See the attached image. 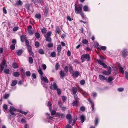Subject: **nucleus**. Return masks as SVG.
Instances as JSON below:
<instances>
[{"label":"nucleus","instance_id":"1","mask_svg":"<svg viewBox=\"0 0 128 128\" xmlns=\"http://www.w3.org/2000/svg\"><path fill=\"white\" fill-rule=\"evenodd\" d=\"M78 6V7H77L76 6V3L75 4V12L77 14L80 13V15L82 17L84 18V13L82 12V4H79Z\"/></svg>","mask_w":128,"mask_h":128},{"label":"nucleus","instance_id":"2","mask_svg":"<svg viewBox=\"0 0 128 128\" xmlns=\"http://www.w3.org/2000/svg\"><path fill=\"white\" fill-rule=\"evenodd\" d=\"M40 78L42 80V84L44 87L47 88H48V85L47 84L48 82V80L46 77H43L42 76H40Z\"/></svg>","mask_w":128,"mask_h":128},{"label":"nucleus","instance_id":"3","mask_svg":"<svg viewBox=\"0 0 128 128\" xmlns=\"http://www.w3.org/2000/svg\"><path fill=\"white\" fill-rule=\"evenodd\" d=\"M90 57L89 54H84L81 56V60L82 62H84L86 60L89 62L90 60Z\"/></svg>","mask_w":128,"mask_h":128},{"label":"nucleus","instance_id":"4","mask_svg":"<svg viewBox=\"0 0 128 128\" xmlns=\"http://www.w3.org/2000/svg\"><path fill=\"white\" fill-rule=\"evenodd\" d=\"M98 63L100 65L102 66L104 68H107V70H108V72L109 73L111 74V68L110 66L107 67L106 64L104 63L102 61L100 60L97 59L96 60Z\"/></svg>","mask_w":128,"mask_h":128},{"label":"nucleus","instance_id":"5","mask_svg":"<svg viewBox=\"0 0 128 128\" xmlns=\"http://www.w3.org/2000/svg\"><path fill=\"white\" fill-rule=\"evenodd\" d=\"M7 64H6V61L4 58L1 63L0 64V72L1 73L2 72L4 68L7 67Z\"/></svg>","mask_w":128,"mask_h":128},{"label":"nucleus","instance_id":"6","mask_svg":"<svg viewBox=\"0 0 128 128\" xmlns=\"http://www.w3.org/2000/svg\"><path fill=\"white\" fill-rule=\"evenodd\" d=\"M27 49L29 54H30L32 57L34 58V56L33 52L32 51V48L30 46H27Z\"/></svg>","mask_w":128,"mask_h":128},{"label":"nucleus","instance_id":"7","mask_svg":"<svg viewBox=\"0 0 128 128\" xmlns=\"http://www.w3.org/2000/svg\"><path fill=\"white\" fill-rule=\"evenodd\" d=\"M58 86L55 82H54L53 84H51L50 86V88L52 90H56L58 88Z\"/></svg>","mask_w":128,"mask_h":128},{"label":"nucleus","instance_id":"8","mask_svg":"<svg viewBox=\"0 0 128 128\" xmlns=\"http://www.w3.org/2000/svg\"><path fill=\"white\" fill-rule=\"evenodd\" d=\"M49 11L48 8L46 6L44 7V15L46 16L48 14Z\"/></svg>","mask_w":128,"mask_h":128},{"label":"nucleus","instance_id":"9","mask_svg":"<svg viewBox=\"0 0 128 128\" xmlns=\"http://www.w3.org/2000/svg\"><path fill=\"white\" fill-rule=\"evenodd\" d=\"M60 74V78H62L64 77L66 75V74L62 70H61L59 72Z\"/></svg>","mask_w":128,"mask_h":128},{"label":"nucleus","instance_id":"10","mask_svg":"<svg viewBox=\"0 0 128 128\" xmlns=\"http://www.w3.org/2000/svg\"><path fill=\"white\" fill-rule=\"evenodd\" d=\"M80 73L78 71H75L72 74V76L74 77L77 78L79 75Z\"/></svg>","mask_w":128,"mask_h":128},{"label":"nucleus","instance_id":"11","mask_svg":"<svg viewBox=\"0 0 128 128\" xmlns=\"http://www.w3.org/2000/svg\"><path fill=\"white\" fill-rule=\"evenodd\" d=\"M78 89L79 90V91L84 96H85L87 95V94L86 92L83 90L81 88L79 87Z\"/></svg>","mask_w":128,"mask_h":128},{"label":"nucleus","instance_id":"12","mask_svg":"<svg viewBox=\"0 0 128 128\" xmlns=\"http://www.w3.org/2000/svg\"><path fill=\"white\" fill-rule=\"evenodd\" d=\"M122 56L125 58L127 56V50L126 49H124L122 52Z\"/></svg>","mask_w":128,"mask_h":128},{"label":"nucleus","instance_id":"13","mask_svg":"<svg viewBox=\"0 0 128 128\" xmlns=\"http://www.w3.org/2000/svg\"><path fill=\"white\" fill-rule=\"evenodd\" d=\"M32 28V26H28V33L30 35H32L33 34V31L30 29Z\"/></svg>","mask_w":128,"mask_h":128},{"label":"nucleus","instance_id":"14","mask_svg":"<svg viewBox=\"0 0 128 128\" xmlns=\"http://www.w3.org/2000/svg\"><path fill=\"white\" fill-rule=\"evenodd\" d=\"M72 90L74 95H77L76 94L77 92L78 91L77 88L76 87H73L72 88Z\"/></svg>","mask_w":128,"mask_h":128},{"label":"nucleus","instance_id":"15","mask_svg":"<svg viewBox=\"0 0 128 128\" xmlns=\"http://www.w3.org/2000/svg\"><path fill=\"white\" fill-rule=\"evenodd\" d=\"M99 79L102 80H106V78L104 76L102 75H99Z\"/></svg>","mask_w":128,"mask_h":128},{"label":"nucleus","instance_id":"16","mask_svg":"<svg viewBox=\"0 0 128 128\" xmlns=\"http://www.w3.org/2000/svg\"><path fill=\"white\" fill-rule=\"evenodd\" d=\"M80 119L82 123H83L85 120V117L84 115H82L80 116Z\"/></svg>","mask_w":128,"mask_h":128},{"label":"nucleus","instance_id":"17","mask_svg":"<svg viewBox=\"0 0 128 128\" xmlns=\"http://www.w3.org/2000/svg\"><path fill=\"white\" fill-rule=\"evenodd\" d=\"M69 70L70 74L72 75L74 72V71L72 66L70 65L69 68Z\"/></svg>","mask_w":128,"mask_h":128},{"label":"nucleus","instance_id":"18","mask_svg":"<svg viewBox=\"0 0 128 128\" xmlns=\"http://www.w3.org/2000/svg\"><path fill=\"white\" fill-rule=\"evenodd\" d=\"M23 52V50L22 49L18 50L16 52L18 56H20L22 54Z\"/></svg>","mask_w":128,"mask_h":128},{"label":"nucleus","instance_id":"19","mask_svg":"<svg viewBox=\"0 0 128 128\" xmlns=\"http://www.w3.org/2000/svg\"><path fill=\"white\" fill-rule=\"evenodd\" d=\"M44 37L46 38V41L51 42L52 41V38L50 37H46V35H44Z\"/></svg>","mask_w":128,"mask_h":128},{"label":"nucleus","instance_id":"20","mask_svg":"<svg viewBox=\"0 0 128 128\" xmlns=\"http://www.w3.org/2000/svg\"><path fill=\"white\" fill-rule=\"evenodd\" d=\"M55 32L56 33L59 34L60 32V30L59 27L58 26H56Z\"/></svg>","mask_w":128,"mask_h":128},{"label":"nucleus","instance_id":"21","mask_svg":"<svg viewBox=\"0 0 128 128\" xmlns=\"http://www.w3.org/2000/svg\"><path fill=\"white\" fill-rule=\"evenodd\" d=\"M17 81L16 80H14L12 82V83L11 84V86H15L17 84Z\"/></svg>","mask_w":128,"mask_h":128},{"label":"nucleus","instance_id":"22","mask_svg":"<svg viewBox=\"0 0 128 128\" xmlns=\"http://www.w3.org/2000/svg\"><path fill=\"white\" fill-rule=\"evenodd\" d=\"M83 10L84 11H89L90 10L88 9V6H85L83 7Z\"/></svg>","mask_w":128,"mask_h":128},{"label":"nucleus","instance_id":"23","mask_svg":"<svg viewBox=\"0 0 128 128\" xmlns=\"http://www.w3.org/2000/svg\"><path fill=\"white\" fill-rule=\"evenodd\" d=\"M114 78L112 76H110L108 78V80H106V82H107L110 83V82H112Z\"/></svg>","mask_w":128,"mask_h":128},{"label":"nucleus","instance_id":"24","mask_svg":"<svg viewBox=\"0 0 128 128\" xmlns=\"http://www.w3.org/2000/svg\"><path fill=\"white\" fill-rule=\"evenodd\" d=\"M26 8L28 9V12L31 11V12H32V10L30 8V5H28L26 6Z\"/></svg>","mask_w":128,"mask_h":128},{"label":"nucleus","instance_id":"25","mask_svg":"<svg viewBox=\"0 0 128 128\" xmlns=\"http://www.w3.org/2000/svg\"><path fill=\"white\" fill-rule=\"evenodd\" d=\"M16 110L14 108L13 106H10V109L9 110V111H15Z\"/></svg>","mask_w":128,"mask_h":128},{"label":"nucleus","instance_id":"26","mask_svg":"<svg viewBox=\"0 0 128 128\" xmlns=\"http://www.w3.org/2000/svg\"><path fill=\"white\" fill-rule=\"evenodd\" d=\"M62 49V47L60 44L59 45L57 48V50L58 53H60Z\"/></svg>","mask_w":128,"mask_h":128},{"label":"nucleus","instance_id":"27","mask_svg":"<svg viewBox=\"0 0 128 128\" xmlns=\"http://www.w3.org/2000/svg\"><path fill=\"white\" fill-rule=\"evenodd\" d=\"M102 74L104 75H108L110 74V73H109L108 72L105 70L102 71Z\"/></svg>","mask_w":128,"mask_h":128},{"label":"nucleus","instance_id":"28","mask_svg":"<svg viewBox=\"0 0 128 128\" xmlns=\"http://www.w3.org/2000/svg\"><path fill=\"white\" fill-rule=\"evenodd\" d=\"M47 30L45 28H44L41 29V31L42 34H45Z\"/></svg>","mask_w":128,"mask_h":128},{"label":"nucleus","instance_id":"29","mask_svg":"<svg viewBox=\"0 0 128 128\" xmlns=\"http://www.w3.org/2000/svg\"><path fill=\"white\" fill-rule=\"evenodd\" d=\"M74 96L75 101H76L77 102H79L80 99L78 98L77 95H74Z\"/></svg>","mask_w":128,"mask_h":128},{"label":"nucleus","instance_id":"30","mask_svg":"<svg viewBox=\"0 0 128 128\" xmlns=\"http://www.w3.org/2000/svg\"><path fill=\"white\" fill-rule=\"evenodd\" d=\"M35 36L37 39H39L40 37V34L38 32H36L35 34Z\"/></svg>","mask_w":128,"mask_h":128},{"label":"nucleus","instance_id":"31","mask_svg":"<svg viewBox=\"0 0 128 128\" xmlns=\"http://www.w3.org/2000/svg\"><path fill=\"white\" fill-rule=\"evenodd\" d=\"M13 75L15 77H18L20 75V74L18 72H14Z\"/></svg>","mask_w":128,"mask_h":128},{"label":"nucleus","instance_id":"32","mask_svg":"<svg viewBox=\"0 0 128 128\" xmlns=\"http://www.w3.org/2000/svg\"><path fill=\"white\" fill-rule=\"evenodd\" d=\"M38 52L40 54H44L43 50L42 48H40Z\"/></svg>","mask_w":128,"mask_h":128},{"label":"nucleus","instance_id":"33","mask_svg":"<svg viewBox=\"0 0 128 128\" xmlns=\"http://www.w3.org/2000/svg\"><path fill=\"white\" fill-rule=\"evenodd\" d=\"M119 71L120 72H121L122 74H124V71L123 69V68L121 66H120L119 68Z\"/></svg>","mask_w":128,"mask_h":128},{"label":"nucleus","instance_id":"34","mask_svg":"<svg viewBox=\"0 0 128 128\" xmlns=\"http://www.w3.org/2000/svg\"><path fill=\"white\" fill-rule=\"evenodd\" d=\"M20 39L22 42H23L26 40V37L25 36H20Z\"/></svg>","mask_w":128,"mask_h":128},{"label":"nucleus","instance_id":"35","mask_svg":"<svg viewBox=\"0 0 128 128\" xmlns=\"http://www.w3.org/2000/svg\"><path fill=\"white\" fill-rule=\"evenodd\" d=\"M28 61L29 62L30 64H32L33 63V60L32 58L31 57H30L29 58Z\"/></svg>","mask_w":128,"mask_h":128},{"label":"nucleus","instance_id":"36","mask_svg":"<svg viewBox=\"0 0 128 128\" xmlns=\"http://www.w3.org/2000/svg\"><path fill=\"white\" fill-rule=\"evenodd\" d=\"M99 49L100 50H105L106 49V46H101L100 48Z\"/></svg>","mask_w":128,"mask_h":128},{"label":"nucleus","instance_id":"37","mask_svg":"<svg viewBox=\"0 0 128 128\" xmlns=\"http://www.w3.org/2000/svg\"><path fill=\"white\" fill-rule=\"evenodd\" d=\"M35 17L38 19H40L41 17V15L39 13L36 14L35 15Z\"/></svg>","mask_w":128,"mask_h":128},{"label":"nucleus","instance_id":"38","mask_svg":"<svg viewBox=\"0 0 128 128\" xmlns=\"http://www.w3.org/2000/svg\"><path fill=\"white\" fill-rule=\"evenodd\" d=\"M3 108L5 110H4V111L5 112H6V111L7 110L8 108L7 105L6 104H4L3 106Z\"/></svg>","mask_w":128,"mask_h":128},{"label":"nucleus","instance_id":"39","mask_svg":"<svg viewBox=\"0 0 128 128\" xmlns=\"http://www.w3.org/2000/svg\"><path fill=\"white\" fill-rule=\"evenodd\" d=\"M12 66L14 68H16L18 67L17 64L16 63H14L12 65Z\"/></svg>","mask_w":128,"mask_h":128},{"label":"nucleus","instance_id":"40","mask_svg":"<svg viewBox=\"0 0 128 128\" xmlns=\"http://www.w3.org/2000/svg\"><path fill=\"white\" fill-rule=\"evenodd\" d=\"M4 72L6 74H8L10 72V70L8 68H6L4 70Z\"/></svg>","mask_w":128,"mask_h":128},{"label":"nucleus","instance_id":"41","mask_svg":"<svg viewBox=\"0 0 128 128\" xmlns=\"http://www.w3.org/2000/svg\"><path fill=\"white\" fill-rule=\"evenodd\" d=\"M78 102L74 101L72 103V105L74 106H77L78 105Z\"/></svg>","mask_w":128,"mask_h":128},{"label":"nucleus","instance_id":"42","mask_svg":"<svg viewBox=\"0 0 128 128\" xmlns=\"http://www.w3.org/2000/svg\"><path fill=\"white\" fill-rule=\"evenodd\" d=\"M55 69L56 70H57L60 67L59 64L58 63H57L55 65Z\"/></svg>","mask_w":128,"mask_h":128},{"label":"nucleus","instance_id":"43","mask_svg":"<svg viewBox=\"0 0 128 128\" xmlns=\"http://www.w3.org/2000/svg\"><path fill=\"white\" fill-rule=\"evenodd\" d=\"M56 90L58 94H60L61 92L60 89L57 88Z\"/></svg>","mask_w":128,"mask_h":128},{"label":"nucleus","instance_id":"44","mask_svg":"<svg viewBox=\"0 0 128 128\" xmlns=\"http://www.w3.org/2000/svg\"><path fill=\"white\" fill-rule=\"evenodd\" d=\"M38 72L39 73V74L41 75L40 76H42V75L43 74V73L42 70L40 69V68L38 70Z\"/></svg>","mask_w":128,"mask_h":128},{"label":"nucleus","instance_id":"45","mask_svg":"<svg viewBox=\"0 0 128 128\" xmlns=\"http://www.w3.org/2000/svg\"><path fill=\"white\" fill-rule=\"evenodd\" d=\"M22 2L20 0H19L18 2H17L16 3V5H22Z\"/></svg>","mask_w":128,"mask_h":128},{"label":"nucleus","instance_id":"46","mask_svg":"<svg viewBox=\"0 0 128 128\" xmlns=\"http://www.w3.org/2000/svg\"><path fill=\"white\" fill-rule=\"evenodd\" d=\"M50 56L53 57H55L56 56V53L55 52H52Z\"/></svg>","mask_w":128,"mask_h":128},{"label":"nucleus","instance_id":"47","mask_svg":"<svg viewBox=\"0 0 128 128\" xmlns=\"http://www.w3.org/2000/svg\"><path fill=\"white\" fill-rule=\"evenodd\" d=\"M53 46V44L52 42H49L48 44V46L49 48H50Z\"/></svg>","mask_w":128,"mask_h":128},{"label":"nucleus","instance_id":"48","mask_svg":"<svg viewBox=\"0 0 128 128\" xmlns=\"http://www.w3.org/2000/svg\"><path fill=\"white\" fill-rule=\"evenodd\" d=\"M82 42L83 44H88V41L86 39H84L82 40Z\"/></svg>","mask_w":128,"mask_h":128},{"label":"nucleus","instance_id":"49","mask_svg":"<svg viewBox=\"0 0 128 128\" xmlns=\"http://www.w3.org/2000/svg\"><path fill=\"white\" fill-rule=\"evenodd\" d=\"M62 100H63L64 102H65L67 99L66 97L65 96H62Z\"/></svg>","mask_w":128,"mask_h":128},{"label":"nucleus","instance_id":"50","mask_svg":"<svg viewBox=\"0 0 128 128\" xmlns=\"http://www.w3.org/2000/svg\"><path fill=\"white\" fill-rule=\"evenodd\" d=\"M95 45L96 48L98 49H99V48L98 47V46H99V44L97 42H96L95 43Z\"/></svg>","mask_w":128,"mask_h":128},{"label":"nucleus","instance_id":"51","mask_svg":"<svg viewBox=\"0 0 128 128\" xmlns=\"http://www.w3.org/2000/svg\"><path fill=\"white\" fill-rule=\"evenodd\" d=\"M58 115L59 116L62 118H64L65 117L64 114L62 113L59 114Z\"/></svg>","mask_w":128,"mask_h":128},{"label":"nucleus","instance_id":"52","mask_svg":"<svg viewBox=\"0 0 128 128\" xmlns=\"http://www.w3.org/2000/svg\"><path fill=\"white\" fill-rule=\"evenodd\" d=\"M52 34V32L50 31L46 33V37H50Z\"/></svg>","mask_w":128,"mask_h":128},{"label":"nucleus","instance_id":"53","mask_svg":"<svg viewBox=\"0 0 128 128\" xmlns=\"http://www.w3.org/2000/svg\"><path fill=\"white\" fill-rule=\"evenodd\" d=\"M85 83V81L84 80H81L80 82V84L82 85H84V84Z\"/></svg>","mask_w":128,"mask_h":128},{"label":"nucleus","instance_id":"54","mask_svg":"<svg viewBox=\"0 0 128 128\" xmlns=\"http://www.w3.org/2000/svg\"><path fill=\"white\" fill-rule=\"evenodd\" d=\"M35 46L36 48L40 46V44L37 41L35 43Z\"/></svg>","mask_w":128,"mask_h":128},{"label":"nucleus","instance_id":"55","mask_svg":"<svg viewBox=\"0 0 128 128\" xmlns=\"http://www.w3.org/2000/svg\"><path fill=\"white\" fill-rule=\"evenodd\" d=\"M68 66H65L64 69V71L66 73H67L68 72Z\"/></svg>","mask_w":128,"mask_h":128},{"label":"nucleus","instance_id":"56","mask_svg":"<svg viewBox=\"0 0 128 128\" xmlns=\"http://www.w3.org/2000/svg\"><path fill=\"white\" fill-rule=\"evenodd\" d=\"M71 116L70 114H68L66 116V118L67 119L70 120L71 118Z\"/></svg>","mask_w":128,"mask_h":128},{"label":"nucleus","instance_id":"57","mask_svg":"<svg viewBox=\"0 0 128 128\" xmlns=\"http://www.w3.org/2000/svg\"><path fill=\"white\" fill-rule=\"evenodd\" d=\"M98 121V117H96L95 118V124L96 125H97Z\"/></svg>","mask_w":128,"mask_h":128},{"label":"nucleus","instance_id":"58","mask_svg":"<svg viewBox=\"0 0 128 128\" xmlns=\"http://www.w3.org/2000/svg\"><path fill=\"white\" fill-rule=\"evenodd\" d=\"M124 90V88H118V91L120 92H122Z\"/></svg>","mask_w":128,"mask_h":128},{"label":"nucleus","instance_id":"59","mask_svg":"<svg viewBox=\"0 0 128 128\" xmlns=\"http://www.w3.org/2000/svg\"><path fill=\"white\" fill-rule=\"evenodd\" d=\"M125 74L126 78L128 80V72L126 71L125 72Z\"/></svg>","mask_w":128,"mask_h":128},{"label":"nucleus","instance_id":"60","mask_svg":"<svg viewBox=\"0 0 128 128\" xmlns=\"http://www.w3.org/2000/svg\"><path fill=\"white\" fill-rule=\"evenodd\" d=\"M9 96V94H5L4 96V98L6 99Z\"/></svg>","mask_w":128,"mask_h":128},{"label":"nucleus","instance_id":"61","mask_svg":"<svg viewBox=\"0 0 128 128\" xmlns=\"http://www.w3.org/2000/svg\"><path fill=\"white\" fill-rule=\"evenodd\" d=\"M26 74L28 76H30L31 73L30 71H27L26 72Z\"/></svg>","mask_w":128,"mask_h":128},{"label":"nucleus","instance_id":"62","mask_svg":"<svg viewBox=\"0 0 128 128\" xmlns=\"http://www.w3.org/2000/svg\"><path fill=\"white\" fill-rule=\"evenodd\" d=\"M80 110L82 111H84L85 110V108L84 106H82L80 108Z\"/></svg>","mask_w":128,"mask_h":128},{"label":"nucleus","instance_id":"63","mask_svg":"<svg viewBox=\"0 0 128 128\" xmlns=\"http://www.w3.org/2000/svg\"><path fill=\"white\" fill-rule=\"evenodd\" d=\"M32 76L34 79H35L36 78V74L35 73L32 74Z\"/></svg>","mask_w":128,"mask_h":128},{"label":"nucleus","instance_id":"64","mask_svg":"<svg viewBox=\"0 0 128 128\" xmlns=\"http://www.w3.org/2000/svg\"><path fill=\"white\" fill-rule=\"evenodd\" d=\"M58 104L60 107L61 108L62 105V102L61 101H59L58 102Z\"/></svg>","mask_w":128,"mask_h":128}]
</instances>
